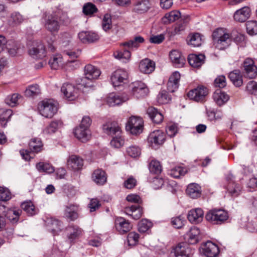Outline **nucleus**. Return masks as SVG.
<instances>
[{"label":"nucleus","instance_id":"nucleus-1","mask_svg":"<svg viewBox=\"0 0 257 257\" xmlns=\"http://www.w3.org/2000/svg\"><path fill=\"white\" fill-rule=\"evenodd\" d=\"M214 45L216 48L222 50L227 48L232 43V38L227 30L220 28L212 33Z\"/></svg>","mask_w":257,"mask_h":257},{"label":"nucleus","instance_id":"nucleus-2","mask_svg":"<svg viewBox=\"0 0 257 257\" xmlns=\"http://www.w3.org/2000/svg\"><path fill=\"white\" fill-rule=\"evenodd\" d=\"M40 114L47 118L52 117L57 111L56 103L52 99L44 100L39 104Z\"/></svg>","mask_w":257,"mask_h":257},{"label":"nucleus","instance_id":"nucleus-3","mask_svg":"<svg viewBox=\"0 0 257 257\" xmlns=\"http://www.w3.org/2000/svg\"><path fill=\"white\" fill-rule=\"evenodd\" d=\"M228 217L227 212L223 209L210 210L205 215L206 219L213 224H220L226 220Z\"/></svg>","mask_w":257,"mask_h":257},{"label":"nucleus","instance_id":"nucleus-4","mask_svg":"<svg viewBox=\"0 0 257 257\" xmlns=\"http://www.w3.org/2000/svg\"><path fill=\"white\" fill-rule=\"evenodd\" d=\"M43 18L45 19V27L48 31L52 33L59 31L60 24L58 21L57 14L56 13L49 14L46 12L43 15Z\"/></svg>","mask_w":257,"mask_h":257},{"label":"nucleus","instance_id":"nucleus-5","mask_svg":"<svg viewBox=\"0 0 257 257\" xmlns=\"http://www.w3.org/2000/svg\"><path fill=\"white\" fill-rule=\"evenodd\" d=\"M143 120L140 117H131L126 125V129L130 131L131 133L137 135L142 132L143 128Z\"/></svg>","mask_w":257,"mask_h":257},{"label":"nucleus","instance_id":"nucleus-6","mask_svg":"<svg viewBox=\"0 0 257 257\" xmlns=\"http://www.w3.org/2000/svg\"><path fill=\"white\" fill-rule=\"evenodd\" d=\"M201 252L207 257H216L219 252L218 246L211 241H207L201 244Z\"/></svg>","mask_w":257,"mask_h":257},{"label":"nucleus","instance_id":"nucleus-7","mask_svg":"<svg viewBox=\"0 0 257 257\" xmlns=\"http://www.w3.org/2000/svg\"><path fill=\"white\" fill-rule=\"evenodd\" d=\"M234 177L232 174H228L226 177V180L228 182L226 186L228 193L232 197H237L241 193L242 187L237 183L233 181Z\"/></svg>","mask_w":257,"mask_h":257},{"label":"nucleus","instance_id":"nucleus-8","mask_svg":"<svg viewBox=\"0 0 257 257\" xmlns=\"http://www.w3.org/2000/svg\"><path fill=\"white\" fill-rule=\"evenodd\" d=\"M208 94V89L203 86H199L188 93V97L197 102L203 101Z\"/></svg>","mask_w":257,"mask_h":257},{"label":"nucleus","instance_id":"nucleus-9","mask_svg":"<svg viewBox=\"0 0 257 257\" xmlns=\"http://www.w3.org/2000/svg\"><path fill=\"white\" fill-rule=\"evenodd\" d=\"M61 92L68 100L72 101L79 95V89L70 83H64L61 88Z\"/></svg>","mask_w":257,"mask_h":257},{"label":"nucleus","instance_id":"nucleus-10","mask_svg":"<svg viewBox=\"0 0 257 257\" xmlns=\"http://www.w3.org/2000/svg\"><path fill=\"white\" fill-rule=\"evenodd\" d=\"M30 55L35 59H43L46 56L45 46L41 42H35L29 51Z\"/></svg>","mask_w":257,"mask_h":257},{"label":"nucleus","instance_id":"nucleus-11","mask_svg":"<svg viewBox=\"0 0 257 257\" xmlns=\"http://www.w3.org/2000/svg\"><path fill=\"white\" fill-rule=\"evenodd\" d=\"M131 88L133 95L137 98L144 97L149 93V89L146 85L141 81L134 82Z\"/></svg>","mask_w":257,"mask_h":257},{"label":"nucleus","instance_id":"nucleus-12","mask_svg":"<svg viewBox=\"0 0 257 257\" xmlns=\"http://www.w3.org/2000/svg\"><path fill=\"white\" fill-rule=\"evenodd\" d=\"M243 72L245 75L250 79H253L257 76V67L253 60L246 59L243 63Z\"/></svg>","mask_w":257,"mask_h":257},{"label":"nucleus","instance_id":"nucleus-13","mask_svg":"<svg viewBox=\"0 0 257 257\" xmlns=\"http://www.w3.org/2000/svg\"><path fill=\"white\" fill-rule=\"evenodd\" d=\"M194 251V249L185 242L179 243L174 248L175 257H189L190 255L193 254Z\"/></svg>","mask_w":257,"mask_h":257},{"label":"nucleus","instance_id":"nucleus-14","mask_svg":"<svg viewBox=\"0 0 257 257\" xmlns=\"http://www.w3.org/2000/svg\"><path fill=\"white\" fill-rule=\"evenodd\" d=\"M127 73L124 70L117 69L114 71L111 76V81L114 87L119 86L124 83L127 80Z\"/></svg>","mask_w":257,"mask_h":257},{"label":"nucleus","instance_id":"nucleus-15","mask_svg":"<svg viewBox=\"0 0 257 257\" xmlns=\"http://www.w3.org/2000/svg\"><path fill=\"white\" fill-rule=\"evenodd\" d=\"M152 147H156L162 145L165 141V134L160 130H156L151 133L148 138Z\"/></svg>","mask_w":257,"mask_h":257},{"label":"nucleus","instance_id":"nucleus-16","mask_svg":"<svg viewBox=\"0 0 257 257\" xmlns=\"http://www.w3.org/2000/svg\"><path fill=\"white\" fill-rule=\"evenodd\" d=\"M79 40L83 43H92L98 41L99 36L92 31H82L78 34Z\"/></svg>","mask_w":257,"mask_h":257},{"label":"nucleus","instance_id":"nucleus-17","mask_svg":"<svg viewBox=\"0 0 257 257\" xmlns=\"http://www.w3.org/2000/svg\"><path fill=\"white\" fill-rule=\"evenodd\" d=\"M128 96L125 94L121 95L114 93L109 94L106 98V102L110 106L118 105L128 100Z\"/></svg>","mask_w":257,"mask_h":257},{"label":"nucleus","instance_id":"nucleus-18","mask_svg":"<svg viewBox=\"0 0 257 257\" xmlns=\"http://www.w3.org/2000/svg\"><path fill=\"white\" fill-rule=\"evenodd\" d=\"M46 225L54 235L58 234L62 230V223L53 217H48L46 220Z\"/></svg>","mask_w":257,"mask_h":257},{"label":"nucleus","instance_id":"nucleus-19","mask_svg":"<svg viewBox=\"0 0 257 257\" xmlns=\"http://www.w3.org/2000/svg\"><path fill=\"white\" fill-rule=\"evenodd\" d=\"M204 212L200 208L192 209L189 211L187 215L188 220L192 223L197 224L201 222L203 218Z\"/></svg>","mask_w":257,"mask_h":257},{"label":"nucleus","instance_id":"nucleus-20","mask_svg":"<svg viewBox=\"0 0 257 257\" xmlns=\"http://www.w3.org/2000/svg\"><path fill=\"white\" fill-rule=\"evenodd\" d=\"M170 59L176 67H182L185 64V59L180 51L176 50H172L170 53Z\"/></svg>","mask_w":257,"mask_h":257},{"label":"nucleus","instance_id":"nucleus-21","mask_svg":"<svg viewBox=\"0 0 257 257\" xmlns=\"http://www.w3.org/2000/svg\"><path fill=\"white\" fill-rule=\"evenodd\" d=\"M103 132L106 134L113 136L114 135H120L121 130L120 126L116 122H108L103 125Z\"/></svg>","mask_w":257,"mask_h":257},{"label":"nucleus","instance_id":"nucleus-22","mask_svg":"<svg viewBox=\"0 0 257 257\" xmlns=\"http://www.w3.org/2000/svg\"><path fill=\"white\" fill-rule=\"evenodd\" d=\"M200 233V231L198 228L196 227H192L186 233L185 239L189 244H195L199 241Z\"/></svg>","mask_w":257,"mask_h":257},{"label":"nucleus","instance_id":"nucleus-23","mask_svg":"<svg viewBox=\"0 0 257 257\" xmlns=\"http://www.w3.org/2000/svg\"><path fill=\"white\" fill-rule=\"evenodd\" d=\"M125 213L135 220L140 219L143 213V208L139 205H132L125 208Z\"/></svg>","mask_w":257,"mask_h":257},{"label":"nucleus","instance_id":"nucleus-24","mask_svg":"<svg viewBox=\"0 0 257 257\" xmlns=\"http://www.w3.org/2000/svg\"><path fill=\"white\" fill-rule=\"evenodd\" d=\"M74 134L75 136L82 142L87 141L91 136L89 128H85L79 126L75 128Z\"/></svg>","mask_w":257,"mask_h":257},{"label":"nucleus","instance_id":"nucleus-25","mask_svg":"<svg viewBox=\"0 0 257 257\" xmlns=\"http://www.w3.org/2000/svg\"><path fill=\"white\" fill-rule=\"evenodd\" d=\"M250 10L248 7H244L237 10L234 14V19L239 22H245L250 16Z\"/></svg>","mask_w":257,"mask_h":257},{"label":"nucleus","instance_id":"nucleus-26","mask_svg":"<svg viewBox=\"0 0 257 257\" xmlns=\"http://www.w3.org/2000/svg\"><path fill=\"white\" fill-rule=\"evenodd\" d=\"M115 227L120 233L123 234L130 230L132 225L124 218L120 217L115 220Z\"/></svg>","mask_w":257,"mask_h":257},{"label":"nucleus","instance_id":"nucleus-27","mask_svg":"<svg viewBox=\"0 0 257 257\" xmlns=\"http://www.w3.org/2000/svg\"><path fill=\"white\" fill-rule=\"evenodd\" d=\"M100 74V70L97 67L92 65L88 64L84 67L85 76H87V78L91 80L97 79Z\"/></svg>","mask_w":257,"mask_h":257},{"label":"nucleus","instance_id":"nucleus-28","mask_svg":"<svg viewBox=\"0 0 257 257\" xmlns=\"http://www.w3.org/2000/svg\"><path fill=\"white\" fill-rule=\"evenodd\" d=\"M92 179L97 184L102 185L106 182L107 175L104 171L101 169H97L93 172Z\"/></svg>","mask_w":257,"mask_h":257},{"label":"nucleus","instance_id":"nucleus-29","mask_svg":"<svg viewBox=\"0 0 257 257\" xmlns=\"http://www.w3.org/2000/svg\"><path fill=\"white\" fill-rule=\"evenodd\" d=\"M155 63L149 59H145L142 60L139 64L140 70L142 72L146 74L152 73L155 70Z\"/></svg>","mask_w":257,"mask_h":257},{"label":"nucleus","instance_id":"nucleus-30","mask_svg":"<svg viewBox=\"0 0 257 257\" xmlns=\"http://www.w3.org/2000/svg\"><path fill=\"white\" fill-rule=\"evenodd\" d=\"M205 56L203 54L196 55L194 54L188 56V60L189 64L193 67L198 68L203 63Z\"/></svg>","mask_w":257,"mask_h":257},{"label":"nucleus","instance_id":"nucleus-31","mask_svg":"<svg viewBox=\"0 0 257 257\" xmlns=\"http://www.w3.org/2000/svg\"><path fill=\"white\" fill-rule=\"evenodd\" d=\"M147 113L154 123H160L163 120L162 114L154 107H149L147 110Z\"/></svg>","mask_w":257,"mask_h":257},{"label":"nucleus","instance_id":"nucleus-32","mask_svg":"<svg viewBox=\"0 0 257 257\" xmlns=\"http://www.w3.org/2000/svg\"><path fill=\"white\" fill-rule=\"evenodd\" d=\"M186 193L192 198H197L201 196V187L196 183H191L187 186Z\"/></svg>","mask_w":257,"mask_h":257},{"label":"nucleus","instance_id":"nucleus-33","mask_svg":"<svg viewBox=\"0 0 257 257\" xmlns=\"http://www.w3.org/2000/svg\"><path fill=\"white\" fill-rule=\"evenodd\" d=\"M151 4L148 0H141L137 2L134 5L133 11L137 13H144L150 8Z\"/></svg>","mask_w":257,"mask_h":257},{"label":"nucleus","instance_id":"nucleus-34","mask_svg":"<svg viewBox=\"0 0 257 257\" xmlns=\"http://www.w3.org/2000/svg\"><path fill=\"white\" fill-rule=\"evenodd\" d=\"M213 99L218 105L221 106L228 100L229 96L220 89H217L213 94Z\"/></svg>","mask_w":257,"mask_h":257},{"label":"nucleus","instance_id":"nucleus-35","mask_svg":"<svg viewBox=\"0 0 257 257\" xmlns=\"http://www.w3.org/2000/svg\"><path fill=\"white\" fill-rule=\"evenodd\" d=\"M68 166L74 170H78L83 165V160L80 157L76 156H71L67 161Z\"/></svg>","mask_w":257,"mask_h":257},{"label":"nucleus","instance_id":"nucleus-36","mask_svg":"<svg viewBox=\"0 0 257 257\" xmlns=\"http://www.w3.org/2000/svg\"><path fill=\"white\" fill-rule=\"evenodd\" d=\"M144 41L145 40L143 37L138 36L135 37L133 39L121 44V45L131 50H133L134 49H136L140 47V44L144 43Z\"/></svg>","mask_w":257,"mask_h":257},{"label":"nucleus","instance_id":"nucleus-37","mask_svg":"<svg viewBox=\"0 0 257 257\" xmlns=\"http://www.w3.org/2000/svg\"><path fill=\"white\" fill-rule=\"evenodd\" d=\"M228 78L235 86L239 87L242 85V77L239 70H235L230 72Z\"/></svg>","mask_w":257,"mask_h":257},{"label":"nucleus","instance_id":"nucleus-38","mask_svg":"<svg viewBox=\"0 0 257 257\" xmlns=\"http://www.w3.org/2000/svg\"><path fill=\"white\" fill-rule=\"evenodd\" d=\"M22 210L16 208H9L7 211L5 218L6 217L11 222L14 223L18 222Z\"/></svg>","mask_w":257,"mask_h":257},{"label":"nucleus","instance_id":"nucleus-39","mask_svg":"<svg viewBox=\"0 0 257 257\" xmlns=\"http://www.w3.org/2000/svg\"><path fill=\"white\" fill-rule=\"evenodd\" d=\"M180 17V13L177 11H173L165 14L162 19L164 24H168L175 22Z\"/></svg>","mask_w":257,"mask_h":257},{"label":"nucleus","instance_id":"nucleus-40","mask_svg":"<svg viewBox=\"0 0 257 257\" xmlns=\"http://www.w3.org/2000/svg\"><path fill=\"white\" fill-rule=\"evenodd\" d=\"M68 231V238L73 240L80 237L82 233V230L79 226L71 225L67 228Z\"/></svg>","mask_w":257,"mask_h":257},{"label":"nucleus","instance_id":"nucleus-41","mask_svg":"<svg viewBox=\"0 0 257 257\" xmlns=\"http://www.w3.org/2000/svg\"><path fill=\"white\" fill-rule=\"evenodd\" d=\"M63 64V58L60 54L54 55L49 61V64L53 69H59L62 67Z\"/></svg>","mask_w":257,"mask_h":257},{"label":"nucleus","instance_id":"nucleus-42","mask_svg":"<svg viewBox=\"0 0 257 257\" xmlns=\"http://www.w3.org/2000/svg\"><path fill=\"white\" fill-rule=\"evenodd\" d=\"M13 114V111L10 109H0V122L3 127H5L7 122Z\"/></svg>","mask_w":257,"mask_h":257},{"label":"nucleus","instance_id":"nucleus-43","mask_svg":"<svg viewBox=\"0 0 257 257\" xmlns=\"http://www.w3.org/2000/svg\"><path fill=\"white\" fill-rule=\"evenodd\" d=\"M62 122L60 120H53L44 129L43 133L46 134H53L62 126Z\"/></svg>","mask_w":257,"mask_h":257},{"label":"nucleus","instance_id":"nucleus-44","mask_svg":"<svg viewBox=\"0 0 257 257\" xmlns=\"http://www.w3.org/2000/svg\"><path fill=\"white\" fill-rule=\"evenodd\" d=\"M24 20L23 16L19 12H14L9 18L8 23L10 26H15L21 24Z\"/></svg>","mask_w":257,"mask_h":257},{"label":"nucleus","instance_id":"nucleus-45","mask_svg":"<svg viewBox=\"0 0 257 257\" xmlns=\"http://www.w3.org/2000/svg\"><path fill=\"white\" fill-rule=\"evenodd\" d=\"M21 207L29 216H33L38 213L33 203L31 201L24 202L21 204Z\"/></svg>","mask_w":257,"mask_h":257},{"label":"nucleus","instance_id":"nucleus-46","mask_svg":"<svg viewBox=\"0 0 257 257\" xmlns=\"http://www.w3.org/2000/svg\"><path fill=\"white\" fill-rule=\"evenodd\" d=\"M29 146L31 152L38 153L42 150L43 144L40 139L34 138L30 141Z\"/></svg>","mask_w":257,"mask_h":257},{"label":"nucleus","instance_id":"nucleus-47","mask_svg":"<svg viewBox=\"0 0 257 257\" xmlns=\"http://www.w3.org/2000/svg\"><path fill=\"white\" fill-rule=\"evenodd\" d=\"M37 169L41 172L51 173L54 172V168L50 164L44 162H39L36 165Z\"/></svg>","mask_w":257,"mask_h":257},{"label":"nucleus","instance_id":"nucleus-48","mask_svg":"<svg viewBox=\"0 0 257 257\" xmlns=\"http://www.w3.org/2000/svg\"><path fill=\"white\" fill-rule=\"evenodd\" d=\"M149 169L151 173L159 174L162 171V166L158 161L152 160L149 163Z\"/></svg>","mask_w":257,"mask_h":257},{"label":"nucleus","instance_id":"nucleus-49","mask_svg":"<svg viewBox=\"0 0 257 257\" xmlns=\"http://www.w3.org/2000/svg\"><path fill=\"white\" fill-rule=\"evenodd\" d=\"M19 48L18 44L16 42L10 40L8 42L6 48L11 56H15L18 53Z\"/></svg>","mask_w":257,"mask_h":257},{"label":"nucleus","instance_id":"nucleus-50","mask_svg":"<svg viewBox=\"0 0 257 257\" xmlns=\"http://www.w3.org/2000/svg\"><path fill=\"white\" fill-rule=\"evenodd\" d=\"M20 97L21 95L19 94L14 93L8 95L5 99V101L7 104L14 107L18 104V100Z\"/></svg>","mask_w":257,"mask_h":257},{"label":"nucleus","instance_id":"nucleus-51","mask_svg":"<svg viewBox=\"0 0 257 257\" xmlns=\"http://www.w3.org/2000/svg\"><path fill=\"white\" fill-rule=\"evenodd\" d=\"M65 216L70 219V220H74L78 217V214L75 210L74 206H67L66 208L65 213Z\"/></svg>","mask_w":257,"mask_h":257},{"label":"nucleus","instance_id":"nucleus-52","mask_svg":"<svg viewBox=\"0 0 257 257\" xmlns=\"http://www.w3.org/2000/svg\"><path fill=\"white\" fill-rule=\"evenodd\" d=\"M246 28L247 33L250 35L257 34V21H248L246 23Z\"/></svg>","mask_w":257,"mask_h":257},{"label":"nucleus","instance_id":"nucleus-53","mask_svg":"<svg viewBox=\"0 0 257 257\" xmlns=\"http://www.w3.org/2000/svg\"><path fill=\"white\" fill-rule=\"evenodd\" d=\"M102 28L103 30L107 32L112 28V21L111 17L110 15L106 14H105L102 20Z\"/></svg>","mask_w":257,"mask_h":257},{"label":"nucleus","instance_id":"nucleus-54","mask_svg":"<svg viewBox=\"0 0 257 257\" xmlns=\"http://www.w3.org/2000/svg\"><path fill=\"white\" fill-rule=\"evenodd\" d=\"M25 95L28 97H32L40 93L39 86L37 84L32 85L25 90Z\"/></svg>","mask_w":257,"mask_h":257},{"label":"nucleus","instance_id":"nucleus-55","mask_svg":"<svg viewBox=\"0 0 257 257\" xmlns=\"http://www.w3.org/2000/svg\"><path fill=\"white\" fill-rule=\"evenodd\" d=\"M202 39L199 33H195L190 36L188 44L193 47H199L201 45Z\"/></svg>","mask_w":257,"mask_h":257},{"label":"nucleus","instance_id":"nucleus-56","mask_svg":"<svg viewBox=\"0 0 257 257\" xmlns=\"http://www.w3.org/2000/svg\"><path fill=\"white\" fill-rule=\"evenodd\" d=\"M152 226V223L149 220L142 219L138 224V230L140 232H145Z\"/></svg>","mask_w":257,"mask_h":257},{"label":"nucleus","instance_id":"nucleus-57","mask_svg":"<svg viewBox=\"0 0 257 257\" xmlns=\"http://www.w3.org/2000/svg\"><path fill=\"white\" fill-rule=\"evenodd\" d=\"M171 100V97L165 90L160 92L157 96V101L160 104H166Z\"/></svg>","mask_w":257,"mask_h":257},{"label":"nucleus","instance_id":"nucleus-58","mask_svg":"<svg viewBox=\"0 0 257 257\" xmlns=\"http://www.w3.org/2000/svg\"><path fill=\"white\" fill-rule=\"evenodd\" d=\"M97 11V9L96 6L90 3L86 4L83 8V12L86 15H92Z\"/></svg>","mask_w":257,"mask_h":257},{"label":"nucleus","instance_id":"nucleus-59","mask_svg":"<svg viewBox=\"0 0 257 257\" xmlns=\"http://www.w3.org/2000/svg\"><path fill=\"white\" fill-rule=\"evenodd\" d=\"M124 144V139L119 135H116L110 142L111 146L115 148H120Z\"/></svg>","mask_w":257,"mask_h":257},{"label":"nucleus","instance_id":"nucleus-60","mask_svg":"<svg viewBox=\"0 0 257 257\" xmlns=\"http://www.w3.org/2000/svg\"><path fill=\"white\" fill-rule=\"evenodd\" d=\"M113 55L115 58L119 60L124 59L125 60H128L131 58V56L130 51L127 50H124L123 52L116 51L114 53Z\"/></svg>","mask_w":257,"mask_h":257},{"label":"nucleus","instance_id":"nucleus-61","mask_svg":"<svg viewBox=\"0 0 257 257\" xmlns=\"http://www.w3.org/2000/svg\"><path fill=\"white\" fill-rule=\"evenodd\" d=\"M127 154L132 158H136L141 155V149L137 146H132L127 149Z\"/></svg>","mask_w":257,"mask_h":257},{"label":"nucleus","instance_id":"nucleus-62","mask_svg":"<svg viewBox=\"0 0 257 257\" xmlns=\"http://www.w3.org/2000/svg\"><path fill=\"white\" fill-rule=\"evenodd\" d=\"M139 234L135 232H131L128 234L127 242L129 245H135L139 241Z\"/></svg>","mask_w":257,"mask_h":257},{"label":"nucleus","instance_id":"nucleus-63","mask_svg":"<svg viewBox=\"0 0 257 257\" xmlns=\"http://www.w3.org/2000/svg\"><path fill=\"white\" fill-rule=\"evenodd\" d=\"M11 198V194L7 188L0 187V200L8 201Z\"/></svg>","mask_w":257,"mask_h":257},{"label":"nucleus","instance_id":"nucleus-64","mask_svg":"<svg viewBox=\"0 0 257 257\" xmlns=\"http://www.w3.org/2000/svg\"><path fill=\"white\" fill-rule=\"evenodd\" d=\"M246 90L250 94H256L257 92V82L253 80L248 82L246 86Z\"/></svg>","mask_w":257,"mask_h":257}]
</instances>
